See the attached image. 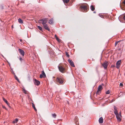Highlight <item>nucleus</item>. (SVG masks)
Here are the masks:
<instances>
[{
	"mask_svg": "<svg viewBox=\"0 0 125 125\" xmlns=\"http://www.w3.org/2000/svg\"><path fill=\"white\" fill-rule=\"evenodd\" d=\"M22 18H23L25 19V16H23L22 17Z\"/></svg>",
	"mask_w": 125,
	"mask_h": 125,
	"instance_id": "39",
	"label": "nucleus"
},
{
	"mask_svg": "<svg viewBox=\"0 0 125 125\" xmlns=\"http://www.w3.org/2000/svg\"><path fill=\"white\" fill-rule=\"evenodd\" d=\"M90 9L92 11H93L95 10V7L93 5H92L90 6Z\"/></svg>",
	"mask_w": 125,
	"mask_h": 125,
	"instance_id": "15",
	"label": "nucleus"
},
{
	"mask_svg": "<svg viewBox=\"0 0 125 125\" xmlns=\"http://www.w3.org/2000/svg\"><path fill=\"white\" fill-rule=\"evenodd\" d=\"M56 81L58 82L61 84L63 82L62 79L61 78L58 77H57V78Z\"/></svg>",
	"mask_w": 125,
	"mask_h": 125,
	"instance_id": "6",
	"label": "nucleus"
},
{
	"mask_svg": "<svg viewBox=\"0 0 125 125\" xmlns=\"http://www.w3.org/2000/svg\"><path fill=\"white\" fill-rule=\"evenodd\" d=\"M63 2L64 3H67L69 1V0H63Z\"/></svg>",
	"mask_w": 125,
	"mask_h": 125,
	"instance_id": "23",
	"label": "nucleus"
},
{
	"mask_svg": "<svg viewBox=\"0 0 125 125\" xmlns=\"http://www.w3.org/2000/svg\"><path fill=\"white\" fill-rule=\"evenodd\" d=\"M34 82L35 84L37 85H38L40 83V81L36 79L34 80Z\"/></svg>",
	"mask_w": 125,
	"mask_h": 125,
	"instance_id": "11",
	"label": "nucleus"
},
{
	"mask_svg": "<svg viewBox=\"0 0 125 125\" xmlns=\"http://www.w3.org/2000/svg\"><path fill=\"white\" fill-rule=\"evenodd\" d=\"M55 37L56 38V37H57L56 35H55Z\"/></svg>",
	"mask_w": 125,
	"mask_h": 125,
	"instance_id": "38",
	"label": "nucleus"
},
{
	"mask_svg": "<svg viewBox=\"0 0 125 125\" xmlns=\"http://www.w3.org/2000/svg\"><path fill=\"white\" fill-rule=\"evenodd\" d=\"M23 89V91L24 92V93L25 94H26L27 93V91L25 90V89L24 88Z\"/></svg>",
	"mask_w": 125,
	"mask_h": 125,
	"instance_id": "28",
	"label": "nucleus"
},
{
	"mask_svg": "<svg viewBox=\"0 0 125 125\" xmlns=\"http://www.w3.org/2000/svg\"><path fill=\"white\" fill-rule=\"evenodd\" d=\"M114 112L116 116L119 114L118 113L117 110H115Z\"/></svg>",
	"mask_w": 125,
	"mask_h": 125,
	"instance_id": "22",
	"label": "nucleus"
},
{
	"mask_svg": "<svg viewBox=\"0 0 125 125\" xmlns=\"http://www.w3.org/2000/svg\"><path fill=\"white\" fill-rule=\"evenodd\" d=\"M114 108L115 110H117V108L115 106H114Z\"/></svg>",
	"mask_w": 125,
	"mask_h": 125,
	"instance_id": "32",
	"label": "nucleus"
},
{
	"mask_svg": "<svg viewBox=\"0 0 125 125\" xmlns=\"http://www.w3.org/2000/svg\"><path fill=\"white\" fill-rule=\"evenodd\" d=\"M56 40L59 42H60V41H61V40L59 38H58V37H56Z\"/></svg>",
	"mask_w": 125,
	"mask_h": 125,
	"instance_id": "26",
	"label": "nucleus"
},
{
	"mask_svg": "<svg viewBox=\"0 0 125 125\" xmlns=\"http://www.w3.org/2000/svg\"><path fill=\"white\" fill-rule=\"evenodd\" d=\"M12 27H13V26H12Z\"/></svg>",
	"mask_w": 125,
	"mask_h": 125,
	"instance_id": "47",
	"label": "nucleus"
},
{
	"mask_svg": "<svg viewBox=\"0 0 125 125\" xmlns=\"http://www.w3.org/2000/svg\"><path fill=\"white\" fill-rule=\"evenodd\" d=\"M99 16H100V14H99Z\"/></svg>",
	"mask_w": 125,
	"mask_h": 125,
	"instance_id": "46",
	"label": "nucleus"
},
{
	"mask_svg": "<svg viewBox=\"0 0 125 125\" xmlns=\"http://www.w3.org/2000/svg\"><path fill=\"white\" fill-rule=\"evenodd\" d=\"M19 60H20V61L22 62V61L23 60L22 59L21 57H20Z\"/></svg>",
	"mask_w": 125,
	"mask_h": 125,
	"instance_id": "33",
	"label": "nucleus"
},
{
	"mask_svg": "<svg viewBox=\"0 0 125 125\" xmlns=\"http://www.w3.org/2000/svg\"><path fill=\"white\" fill-rule=\"evenodd\" d=\"M53 19L52 18L49 21V23L50 24H53Z\"/></svg>",
	"mask_w": 125,
	"mask_h": 125,
	"instance_id": "14",
	"label": "nucleus"
},
{
	"mask_svg": "<svg viewBox=\"0 0 125 125\" xmlns=\"http://www.w3.org/2000/svg\"><path fill=\"white\" fill-rule=\"evenodd\" d=\"M68 61L71 66L73 67H75V65L74 64L72 60L69 59L68 60Z\"/></svg>",
	"mask_w": 125,
	"mask_h": 125,
	"instance_id": "9",
	"label": "nucleus"
},
{
	"mask_svg": "<svg viewBox=\"0 0 125 125\" xmlns=\"http://www.w3.org/2000/svg\"><path fill=\"white\" fill-rule=\"evenodd\" d=\"M115 100L114 99H113L111 101H110V103H112L113 102V101H114Z\"/></svg>",
	"mask_w": 125,
	"mask_h": 125,
	"instance_id": "34",
	"label": "nucleus"
},
{
	"mask_svg": "<svg viewBox=\"0 0 125 125\" xmlns=\"http://www.w3.org/2000/svg\"><path fill=\"white\" fill-rule=\"evenodd\" d=\"M53 77V78H55V77Z\"/></svg>",
	"mask_w": 125,
	"mask_h": 125,
	"instance_id": "45",
	"label": "nucleus"
},
{
	"mask_svg": "<svg viewBox=\"0 0 125 125\" xmlns=\"http://www.w3.org/2000/svg\"><path fill=\"white\" fill-rule=\"evenodd\" d=\"M124 4H125V0L124 1Z\"/></svg>",
	"mask_w": 125,
	"mask_h": 125,
	"instance_id": "40",
	"label": "nucleus"
},
{
	"mask_svg": "<svg viewBox=\"0 0 125 125\" xmlns=\"http://www.w3.org/2000/svg\"><path fill=\"white\" fill-rule=\"evenodd\" d=\"M56 40L59 42H60V41H61V40L59 38H58V37H56Z\"/></svg>",
	"mask_w": 125,
	"mask_h": 125,
	"instance_id": "27",
	"label": "nucleus"
},
{
	"mask_svg": "<svg viewBox=\"0 0 125 125\" xmlns=\"http://www.w3.org/2000/svg\"><path fill=\"white\" fill-rule=\"evenodd\" d=\"M81 10L83 12H86L88 10V7L87 5H83L80 7Z\"/></svg>",
	"mask_w": 125,
	"mask_h": 125,
	"instance_id": "1",
	"label": "nucleus"
},
{
	"mask_svg": "<svg viewBox=\"0 0 125 125\" xmlns=\"http://www.w3.org/2000/svg\"><path fill=\"white\" fill-rule=\"evenodd\" d=\"M99 121L100 123H103V119L102 117H100L99 118Z\"/></svg>",
	"mask_w": 125,
	"mask_h": 125,
	"instance_id": "13",
	"label": "nucleus"
},
{
	"mask_svg": "<svg viewBox=\"0 0 125 125\" xmlns=\"http://www.w3.org/2000/svg\"><path fill=\"white\" fill-rule=\"evenodd\" d=\"M42 75H43V76L44 78H45L46 77V75L45 74V73L44 71H42Z\"/></svg>",
	"mask_w": 125,
	"mask_h": 125,
	"instance_id": "18",
	"label": "nucleus"
},
{
	"mask_svg": "<svg viewBox=\"0 0 125 125\" xmlns=\"http://www.w3.org/2000/svg\"><path fill=\"white\" fill-rule=\"evenodd\" d=\"M116 117L118 121L120 122L121 121V118L122 117L121 115V113L120 112L119 114H118L116 115Z\"/></svg>",
	"mask_w": 125,
	"mask_h": 125,
	"instance_id": "5",
	"label": "nucleus"
},
{
	"mask_svg": "<svg viewBox=\"0 0 125 125\" xmlns=\"http://www.w3.org/2000/svg\"><path fill=\"white\" fill-rule=\"evenodd\" d=\"M121 62V60H119L116 63V67L117 69H119L120 67Z\"/></svg>",
	"mask_w": 125,
	"mask_h": 125,
	"instance_id": "8",
	"label": "nucleus"
},
{
	"mask_svg": "<svg viewBox=\"0 0 125 125\" xmlns=\"http://www.w3.org/2000/svg\"><path fill=\"white\" fill-rule=\"evenodd\" d=\"M37 28L41 31H43V29L42 28V27H41L40 26H38Z\"/></svg>",
	"mask_w": 125,
	"mask_h": 125,
	"instance_id": "20",
	"label": "nucleus"
},
{
	"mask_svg": "<svg viewBox=\"0 0 125 125\" xmlns=\"http://www.w3.org/2000/svg\"><path fill=\"white\" fill-rule=\"evenodd\" d=\"M120 86H123V84L121 83H120Z\"/></svg>",
	"mask_w": 125,
	"mask_h": 125,
	"instance_id": "35",
	"label": "nucleus"
},
{
	"mask_svg": "<svg viewBox=\"0 0 125 125\" xmlns=\"http://www.w3.org/2000/svg\"><path fill=\"white\" fill-rule=\"evenodd\" d=\"M18 119L17 118L15 119L14 121L13 122L14 123H17L18 121Z\"/></svg>",
	"mask_w": 125,
	"mask_h": 125,
	"instance_id": "19",
	"label": "nucleus"
},
{
	"mask_svg": "<svg viewBox=\"0 0 125 125\" xmlns=\"http://www.w3.org/2000/svg\"><path fill=\"white\" fill-rule=\"evenodd\" d=\"M116 44H117V43H116V42L115 43V46L116 45Z\"/></svg>",
	"mask_w": 125,
	"mask_h": 125,
	"instance_id": "41",
	"label": "nucleus"
},
{
	"mask_svg": "<svg viewBox=\"0 0 125 125\" xmlns=\"http://www.w3.org/2000/svg\"><path fill=\"white\" fill-rule=\"evenodd\" d=\"M3 100L9 106V103H8V102L7 100H6L4 98H3Z\"/></svg>",
	"mask_w": 125,
	"mask_h": 125,
	"instance_id": "16",
	"label": "nucleus"
},
{
	"mask_svg": "<svg viewBox=\"0 0 125 125\" xmlns=\"http://www.w3.org/2000/svg\"><path fill=\"white\" fill-rule=\"evenodd\" d=\"M15 79L18 82H19V80L17 76L15 75Z\"/></svg>",
	"mask_w": 125,
	"mask_h": 125,
	"instance_id": "25",
	"label": "nucleus"
},
{
	"mask_svg": "<svg viewBox=\"0 0 125 125\" xmlns=\"http://www.w3.org/2000/svg\"><path fill=\"white\" fill-rule=\"evenodd\" d=\"M32 106L33 107V108H34V109L35 111H36L37 110L35 107V105L33 103H32Z\"/></svg>",
	"mask_w": 125,
	"mask_h": 125,
	"instance_id": "21",
	"label": "nucleus"
},
{
	"mask_svg": "<svg viewBox=\"0 0 125 125\" xmlns=\"http://www.w3.org/2000/svg\"><path fill=\"white\" fill-rule=\"evenodd\" d=\"M58 67L59 71L62 73H63L65 71V68L59 65Z\"/></svg>",
	"mask_w": 125,
	"mask_h": 125,
	"instance_id": "4",
	"label": "nucleus"
},
{
	"mask_svg": "<svg viewBox=\"0 0 125 125\" xmlns=\"http://www.w3.org/2000/svg\"><path fill=\"white\" fill-rule=\"evenodd\" d=\"M94 13H96V12L95 11H94Z\"/></svg>",
	"mask_w": 125,
	"mask_h": 125,
	"instance_id": "43",
	"label": "nucleus"
},
{
	"mask_svg": "<svg viewBox=\"0 0 125 125\" xmlns=\"http://www.w3.org/2000/svg\"><path fill=\"white\" fill-rule=\"evenodd\" d=\"M44 27V28L46 30H48L49 31H50V29L48 27V26L47 24H45V25H43Z\"/></svg>",
	"mask_w": 125,
	"mask_h": 125,
	"instance_id": "12",
	"label": "nucleus"
},
{
	"mask_svg": "<svg viewBox=\"0 0 125 125\" xmlns=\"http://www.w3.org/2000/svg\"><path fill=\"white\" fill-rule=\"evenodd\" d=\"M40 78H44L42 74H40Z\"/></svg>",
	"mask_w": 125,
	"mask_h": 125,
	"instance_id": "31",
	"label": "nucleus"
},
{
	"mask_svg": "<svg viewBox=\"0 0 125 125\" xmlns=\"http://www.w3.org/2000/svg\"><path fill=\"white\" fill-rule=\"evenodd\" d=\"M114 66H115L114 65L113 66V67H114Z\"/></svg>",
	"mask_w": 125,
	"mask_h": 125,
	"instance_id": "44",
	"label": "nucleus"
},
{
	"mask_svg": "<svg viewBox=\"0 0 125 125\" xmlns=\"http://www.w3.org/2000/svg\"><path fill=\"white\" fill-rule=\"evenodd\" d=\"M66 55L68 57H69L70 56V55H69L67 52H66Z\"/></svg>",
	"mask_w": 125,
	"mask_h": 125,
	"instance_id": "29",
	"label": "nucleus"
},
{
	"mask_svg": "<svg viewBox=\"0 0 125 125\" xmlns=\"http://www.w3.org/2000/svg\"><path fill=\"white\" fill-rule=\"evenodd\" d=\"M20 42H21V41H22V40L21 39H20Z\"/></svg>",
	"mask_w": 125,
	"mask_h": 125,
	"instance_id": "42",
	"label": "nucleus"
},
{
	"mask_svg": "<svg viewBox=\"0 0 125 125\" xmlns=\"http://www.w3.org/2000/svg\"><path fill=\"white\" fill-rule=\"evenodd\" d=\"M108 65V62L106 61H105L102 64V66L104 67L105 69H107Z\"/></svg>",
	"mask_w": 125,
	"mask_h": 125,
	"instance_id": "7",
	"label": "nucleus"
},
{
	"mask_svg": "<svg viewBox=\"0 0 125 125\" xmlns=\"http://www.w3.org/2000/svg\"><path fill=\"white\" fill-rule=\"evenodd\" d=\"M123 18L124 20H125V15L124 16Z\"/></svg>",
	"mask_w": 125,
	"mask_h": 125,
	"instance_id": "36",
	"label": "nucleus"
},
{
	"mask_svg": "<svg viewBox=\"0 0 125 125\" xmlns=\"http://www.w3.org/2000/svg\"><path fill=\"white\" fill-rule=\"evenodd\" d=\"M110 91L109 90H108L106 92V94H109L110 93Z\"/></svg>",
	"mask_w": 125,
	"mask_h": 125,
	"instance_id": "30",
	"label": "nucleus"
},
{
	"mask_svg": "<svg viewBox=\"0 0 125 125\" xmlns=\"http://www.w3.org/2000/svg\"><path fill=\"white\" fill-rule=\"evenodd\" d=\"M52 116L54 118H55L56 116V115L55 113L52 114Z\"/></svg>",
	"mask_w": 125,
	"mask_h": 125,
	"instance_id": "24",
	"label": "nucleus"
},
{
	"mask_svg": "<svg viewBox=\"0 0 125 125\" xmlns=\"http://www.w3.org/2000/svg\"><path fill=\"white\" fill-rule=\"evenodd\" d=\"M18 51L21 54V55L22 56H24L25 52L23 50L21 49H18Z\"/></svg>",
	"mask_w": 125,
	"mask_h": 125,
	"instance_id": "10",
	"label": "nucleus"
},
{
	"mask_svg": "<svg viewBox=\"0 0 125 125\" xmlns=\"http://www.w3.org/2000/svg\"><path fill=\"white\" fill-rule=\"evenodd\" d=\"M103 85L104 84H102V85H100L99 86L97 90L96 93V94H99L100 93L101 91L103 89L102 86H103Z\"/></svg>",
	"mask_w": 125,
	"mask_h": 125,
	"instance_id": "3",
	"label": "nucleus"
},
{
	"mask_svg": "<svg viewBox=\"0 0 125 125\" xmlns=\"http://www.w3.org/2000/svg\"><path fill=\"white\" fill-rule=\"evenodd\" d=\"M18 22L20 23H23V21L21 19L19 18L18 19Z\"/></svg>",
	"mask_w": 125,
	"mask_h": 125,
	"instance_id": "17",
	"label": "nucleus"
},
{
	"mask_svg": "<svg viewBox=\"0 0 125 125\" xmlns=\"http://www.w3.org/2000/svg\"><path fill=\"white\" fill-rule=\"evenodd\" d=\"M48 19L45 18L39 20V22L40 23H42L43 25L46 24L48 21Z\"/></svg>",
	"mask_w": 125,
	"mask_h": 125,
	"instance_id": "2",
	"label": "nucleus"
},
{
	"mask_svg": "<svg viewBox=\"0 0 125 125\" xmlns=\"http://www.w3.org/2000/svg\"><path fill=\"white\" fill-rule=\"evenodd\" d=\"M2 106V107H3V108H5V109H6V108L5 107V106H4L3 105V106Z\"/></svg>",
	"mask_w": 125,
	"mask_h": 125,
	"instance_id": "37",
	"label": "nucleus"
}]
</instances>
